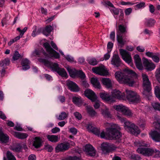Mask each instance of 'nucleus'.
<instances>
[{
    "label": "nucleus",
    "instance_id": "obj_16",
    "mask_svg": "<svg viewBox=\"0 0 160 160\" xmlns=\"http://www.w3.org/2000/svg\"><path fill=\"white\" fill-rule=\"evenodd\" d=\"M66 85L68 88L71 91L76 92L80 90L78 86L75 82L67 80L66 81Z\"/></svg>",
    "mask_w": 160,
    "mask_h": 160
},
{
    "label": "nucleus",
    "instance_id": "obj_60",
    "mask_svg": "<svg viewBox=\"0 0 160 160\" xmlns=\"http://www.w3.org/2000/svg\"><path fill=\"white\" fill-rule=\"evenodd\" d=\"M60 128L57 127H55V128H53L51 130V132L53 133H56L60 132Z\"/></svg>",
    "mask_w": 160,
    "mask_h": 160
},
{
    "label": "nucleus",
    "instance_id": "obj_23",
    "mask_svg": "<svg viewBox=\"0 0 160 160\" xmlns=\"http://www.w3.org/2000/svg\"><path fill=\"white\" fill-rule=\"evenodd\" d=\"M117 39L118 43L121 47H122L127 41V39L126 38L123 39L122 35L118 33L117 34Z\"/></svg>",
    "mask_w": 160,
    "mask_h": 160
},
{
    "label": "nucleus",
    "instance_id": "obj_8",
    "mask_svg": "<svg viewBox=\"0 0 160 160\" xmlns=\"http://www.w3.org/2000/svg\"><path fill=\"white\" fill-rule=\"evenodd\" d=\"M142 87L144 90L143 93L144 94V92L145 91L149 92L151 90V83L148 76L146 74L142 73Z\"/></svg>",
    "mask_w": 160,
    "mask_h": 160
},
{
    "label": "nucleus",
    "instance_id": "obj_26",
    "mask_svg": "<svg viewBox=\"0 0 160 160\" xmlns=\"http://www.w3.org/2000/svg\"><path fill=\"white\" fill-rule=\"evenodd\" d=\"M156 21L153 18H149L145 19L144 24L145 25L148 27H153L156 23Z\"/></svg>",
    "mask_w": 160,
    "mask_h": 160
},
{
    "label": "nucleus",
    "instance_id": "obj_13",
    "mask_svg": "<svg viewBox=\"0 0 160 160\" xmlns=\"http://www.w3.org/2000/svg\"><path fill=\"white\" fill-rule=\"evenodd\" d=\"M93 72L101 76H107L108 75V72L104 66H101L96 68H93L92 69Z\"/></svg>",
    "mask_w": 160,
    "mask_h": 160
},
{
    "label": "nucleus",
    "instance_id": "obj_11",
    "mask_svg": "<svg viewBox=\"0 0 160 160\" xmlns=\"http://www.w3.org/2000/svg\"><path fill=\"white\" fill-rule=\"evenodd\" d=\"M70 148V144L68 142H64L57 145L55 148L56 152H64L68 150Z\"/></svg>",
    "mask_w": 160,
    "mask_h": 160
},
{
    "label": "nucleus",
    "instance_id": "obj_63",
    "mask_svg": "<svg viewBox=\"0 0 160 160\" xmlns=\"http://www.w3.org/2000/svg\"><path fill=\"white\" fill-rule=\"evenodd\" d=\"M36 156L33 154L30 155L28 157V160H36Z\"/></svg>",
    "mask_w": 160,
    "mask_h": 160
},
{
    "label": "nucleus",
    "instance_id": "obj_53",
    "mask_svg": "<svg viewBox=\"0 0 160 160\" xmlns=\"http://www.w3.org/2000/svg\"><path fill=\"white\" fill-rule=\"evenodd\" d=\"M73 115L75 118L77 119L80 120H81L82 118L81 114L78 112H76L73 113Z\"/></svg>",
    "mask_w": 160,
    "mask_h": 160
},
{
    "label": "nucleus",
    "instance_id": "obj_51",
    "mask_svg": "<svg viewBox=\"0 0 160 160\" xmlns=\"http://www.w3.org/2000/svg\"><path fill=\"white\" fill-rule=\"evenodd\" d=\"M27 29V27H25L22 30H21L20 28H17V30L20 32L21 36H22L24 33L26 31Z\"/></svg>",
    "mask_w": 160,
    "mask_h": 160
},
{
    "label": "nucleus",
    "instance_id": "obj_49",
    "mask_svg": "<svg viewBox=\"0 0 160 160\" xmlns=\"http://www.w3.org/2000/svg\"><path fill=\"white\" fill-rule=\"evenodd\" d=\"M44 149L48 152H51L53 149L52 147L50 145L47 144L44 146Z\"/></svg>",
    "mask_w": 160,
    "mask_h": 160
},
{
    "label": "nucleus",
    "instance_id": "obj_57",
    "mask_svg": "<svg viewBox=\"0 0 160 160\" xmlns=\"http://www.w3.org/2000/svg\"><path fill=\"white\" fill-rule=\"evenodd\" d=\"M65 58L68 62H74V60L73 58L70 56L68 55L65 56Z\"/></svg>",
    "mask_w": 160,
    "mask_h": 160
},
{
    "label": "nucleus",
    "instance_id": "obj_3",
    "mask_svg": "<svg viewBox=\"0 0 160 160\" xmlns=\"http://www.w3.org/2000/svg\"><path fill=\"white\" fill-rule=\"evenodd\" d=\"M43 46L45 48L46 51L48 52V54L46 53L45 51L42 49L40 52L38 50H35L32 52L31 55L32 57L38 56L40 57L41 53H42L43 55L47 58H58L60 57L59 53L54 50L50 46L48 42H45L43 44Z\"/></svg>",
    "mask_w": 160,
    "mask_h": 160
},
{
    "label": "nucleus",
    "instance_id": "obj_27",
    "mask_svg": "<svg viewBox=\"0 0 160 160\" xmlns=\"http://www.w3.org/2000/svg\"><path fill=\"white\" fill-rule=\"evenodd\" d=\"M8 136L0 130V141L2 143H6L8 142Z\"/></svg>",
    "mask_w": 160,
    "mask_h": 160
},
{
    "label": "nucleus",
    "instance_id": "obj_56",
    "mask_svg": "<svg viewBox=\"0 0 160 160\" xmlns=\"http://www.w3.org/2000/svg\"><path fill=\"white\" fill-rule=\"evenodd\" d=\"M111 50L109 51V50H108V52L105 54L104 56V59L105 60H107L110 57V52H111Z\"/></svg>",
    "mask_w": 160,
    "mask_h": 160
},
{
    "label": "nucleus",
    "instance_id": "obj_45",
    "mask_svg": "<svg viewBox=\"0 0 160 160\" xmlns=\"http://www.w3.org/2000/svg\"><path fill=\"white\" fill-rule=\"evenodd\" d=\"M145 3L143 2H141L135 6V9H138L145 7Z\"/></svg>",
    "mask_w": 160,
    "mask_h": 160
},
{
    "label": "nucleus",
    "instance_id": "obj_25",
    "mask_svg": "<svg viewBox=\"0 0 160 160\" xmlns=\"http://www.w3.org/2000/svg\"><path fill=\"white\" fill-rule=\"evenodd\" d=\"M102 83L107 88H110L112 87V83L111 80L108 78H102L101 79Z\"/></svg>",
    "mask_w": 160,
    "mask_h": 160
},
{
    "label": "nucleus",
    "instance_id": "obj_15",
    "mask_svg": "<svg viewBox=\"0 0 160 160\" xmlns=\"http://www.w3.org/2000/svg\"><path fill=\"white\" fill-rule=\"evenodd\" d=\"M142 62L143 66L148 71H151L155 68V64L151 61H148L147 59L143 58Z\"/></svg>",
    "mask_w": 160,
    "mask_h": 160
},
{
    "label": "nucleus",
    "instance_id": "obj_4",
    "mask_svg": "<svg viewBox=\"0 0 160 160\" xmlns=\"http://www.w3.org/2000/svg\"><path fill=\"white\" fill-rule=\"evenodd\" d=\"M38 60L40 62L44 63L45 66L50 68L52 71L57 72L62 77H67V74L64 68H60L58 63H53L43 58H39Z\"/></svg>",
    "mask_w": 160,
    "mask_h": 160
},
{
    "label": "nucleus",
    "instance_id": "obj_30",
    "mask_svg": "<svg viewBox=\"0 0 160 160\" xmlns=\"http://www.w3.org/2000/svg\"><path fill=\"white\" fill-rule=\"evenodd\" d=\"M30 61L27 59H25L22 60L21 62V65L22 67V69L26 70L30 68Z\"/></svg>",
    "mask_w": 160,
    "mask_h": 160
},
{
    "label": "nucleus",
    "instance_id": "obj_1",
    "mask_svg": "<svg viewBox=\"0 0 160 160\" xmlns=\"http://www.w3.org/2000/svg\"><path fill=\"white\" fill-rule=\"evenodd\" d=\"M115 76L120 83H126L132 86L135 82L133 78L137 77V75L133 71L126 69L123 72H116Z\"/></svg>",
    "mask_w": 160,
    "mask_h": 160
},
{
    "label": "nucleus",
    "instance_id": "obj_55",
    "mask_svg": "<svg viewBox=\"0 0 160 160\" xmlns=\"http://www.w3.org/2000/svg\"><path fill=\"white\" fill-rule=\"evenodd\" d=\"M66 160H81V158L76 156L70 157L67 158Z\"/></svg>",
    "mask_w": 160,
    "mask_h": 160
},
{
    "label": "nucleus",
    "instance_id": "obj_39",
    "mask_svg": "<svg viewBox=\"0 0 160 160\" xmlns=\"http://www.w3.org/2000/svg\"><path fill=\"white\" fill-rule=\"evenodd\" d=\"M102 115L106 118H111V115L108 111V110L106 108L105 110H102Z\"/></svg>",
    "mask_w": 160,
    "mask_h": 160
},
{
    "label": "nucleus",
    "instance_id": "obj_59",
    "mask_svg": "<svg viewBox=\"0 0 160 160\" xmlns=\"http://www.w3.org/2000/svg\"><path fill=\"white\" fill-rule=\"evenodd\" d=\"M132 9L131 8H128L126 9L125 11V13L126 15H128L132 12Z\"/></svg>",
    "mask_w": 160,
    "mask_h": 160
},
{
    "label": "nucleus",
    "instance_id": "obj_28",
    "mask_svg": "<svg viewBox=\"0 0 160 160\" xmlns=\"http://www.w3.org/2000/svg\"><path fill=\"white\" fill-rule=\"evenodd\" d=\"M42 143L41 138L39 137H36L34 139L32 145L35 148H38L42 146Z\"/></svg>",
    "mask_w": 160,
    "mask_h": 160
},
{
    "label": "nucleus",
    "instance_id": "obj_20",
    "mask_svg": "<svg viewBox=\"0 0 160 160\" xmlns=\"http://www.w3.org/2000/svg\"><path fill=\"white\" fill-rule=\"evenodd\" d=\"M99 94L100 98L106 101L109 102H115L114 98L111 97V96L107 93L102 92L100 93Z\"/></svg>",
    "mask_w": 160,
    "mask_h": 160
},
{
    "label": "nucleus",
    "instance_id": "obj_12",
    "mask_svg": "<svg viewBox=\"0 0 160 160\" xmlns=\"http://www.w3.org/2000/svg\"><path fill=\"white\" fill-rule=\"evenodd\" d=\"M101 149L104 153L109 152L116 149V147L112 144L108 143H103L101 144Z\"/></svg>",
    "mask_w": 160,
    "mask_h": 160
},
{
    "label": "nucleus",
    "instance_id": "obj_29",
    "mask_svg": "<svg viewBox=\"0 0 160 160\" xmlns=\"http://www.w3.org/2000/svg\"><path fill=\"white\" fill-rule=\"evenodd\" d=\"M13 134L15 137L21 139H24L26 138L28 136V135L25 133L16 132H13Z\"/></svg>",
    "mask_w": 160,
    "mask_h": 160
},
{
    "label": "nucleus",
    "instance_id": "obj_10",
    "mask_svg": "<svg viewBox=\"0 0 160 160\" xmlns=\"http://www.w3.org/2000/svg\"><path fill=\"white\" fill-rule=\"evenodd\" d=\"M114 108L117 111L121 112L125 115L129 117L132 115V113L130 110L127 107L122 104L115 106Z\"/></svg>",
    "mask_w": 160,
    "mask_h": 160
},
{
    "label": "nucleus",
    "instance_id": "obj_18",
    "mask_svg": "<svg viewBox=\"0 0 160 160\" xmlns=\"http://www.w3.org/2000/svg\"><path fill=\"white\" fill-rule=\"evenodd\" d=\"M84 151L87 154L90 156H94L96 154V151L92 146L87 144L84 147Z\"/></svg>",
    "mask_w": 160,
    "mask_h": 160
},
{
    "label": "nucleus",
    "instance_id": "obj_6",
    "mask_svg": "<svg viewBox=\"0 0 160 160\" xmlns=\"http://www.w3.org/2000/svg\"><path fill=\"white\" fill-rule=\"evenodd\" d=\"M67 69L70 76L72 78L79 77L82 79H84L86 77L85 74L82 70H77L69 66L67 67Z\"/></svg>",
    "mask_w": 160,
    "mask_h": 160
},
{
    "label": "nucleus",
    "instance_id": "obj_50",
    "mask_svg": "<svg viewBox=\"0 0 160 160\" xmlns=\"http://www.w3.org/2000/svg\"><path fill=\"white\" fill-rule=\"evenodd\" d=\"M91 132L93 133L94 134L99 136L100 134V131L99 128H94L91 131Z\"/></svg>",
    "mask_w": 160,
    "mask_h": 160
},
{
    "label": "nucleus",
    "instance_id": "obj_32",
    "mask_svg": "<svg viewBox=\"0 0 160 160\" xmlns=\"http://www.w3.org/2000/svg\"><path fill=\"white\" fill-rule=\"evenodd\" d=\"M73 102L77 106L80 107L82 103V100L80 97H73L72 98Z\"/></svg>",
    "mask_w": 160,
    "mask_h": 160
},
{
    "label": "nucleus",
    "instance_id": "obj_19",
    "mask_svg": "<svg viewBox=\"0 0 160 160\" xmlns=\"http://www.w3.org/2000/svg\"><path fill=\"white\" fill-rule=\"evenodd\" d=\"M85 96L92 102L96 101L97 97L95 93L90 89H87L85 91Z\"/></svg>",
    "mask_w": 160,
    "mask_h": 160
},
{
    "label": "nucleus",
    "instance_id": "obj_22",
    "mask_svg": "<svg viewBox=\"0 0 160 160\" xmlns=\"http://www.w3.org/2000/svg\"><path fill=\"white\" fill-rule=\"evenodd\" d=\"M134 59L137 68L139 70H142L143 66L139 55L138 54L135 55L134 56Z\"/></svg>",
    "mask_w": 160,
    "mask_h": 160
},
{
    "label": "nucleus",
    "instance_id": "obj_61",
    "mask_svg": "<svg viewBox=\"0 0 160 160\" xmlns=\"http://www.w3.org/2000/svg\"><path fill=\"white\" fill-rule=\"evenodd\" d=\"M95 103L94 104V107L95 109H98L99 108L100 106V102L98 101H97V100H96V101H95Z\"/></svg>",
    "mask_w": 160,
    "mask_h": 160
},
{
    "label": "nucleus",
    "instance_id": "obj_41",
    "mask_svg": "<svg viewBox=\"0 0 160 160\" xmlns=\"http://www.w3.org/2000/svg\"><path fill=\"white\" fill-rule=\"evenodd\" d=\"M154 92L157 97L160 100V88L158 86L155 87Z\"/></svg>",
    "mask_w": 160,
    "mask_h": 160
},
{
    "label": "nucleus",
    "instance_id": "obj_31",
    "mask_svg": "<svg viewBox=\"0 0 160 160\" xmlns=\"http://www.w3.org/2000/svg\"><path fill=\"white\" fill-rule=\"evenodd\" d=\"M53 28L51 25L47 26L42 30V33L45 35L48 36L50 34Z\"/></svg>",
    "mask_w": 160,
    "mask_h": 160
},
{
    "label": "nucleus",
    "instance_id": "obj_36",
    "mask_svg": "<svg viewBox=\"0 0 160 160\" xmlns=\"http://www.w3.org/2000/svg\"><path fill=\"white\" fill-rule=\"evenodd\" d=\"M68 113L64 112H62L57 118L58 120H64L68 116Z\"/></svg>",
    "mask_w": 160,
    "mask_h": 160
},
{
    "label": "nucleus",
    "instance_id": "obj_34",
    "mask_svg": "<svg viewBox=\"0 0 160 160\" xmlns=\"http://www.w3.org/2000/svg\"><path fill=\"white\" fill-rule=\"evenodd\" d=\"M46 137L48 141L52 142H56L58 141V136L56 135H48Z\"/></svg>",
    "mask_w": 160,
    "mask_h": 160
},
{
    "label": "nucleus",
    "instance_id": "obj_58",
    "mask_svg": "<svg viewBox=\"0 0 160 160\" xmlns=\"http://www.w3.org/2000/svg\"><path fill=\"white\" fill-rule=\"evenodd\" d=\"M2 68L1 70L0 71V73H1V76L2 77H3L4 76L6 73V68L4 67H2Z\"/></svg>",
    "mask_w": 160,
    "mask_h": 160
},
{
    "label": "nucleus",
    "instance_id": "obj_37",
    "mask_svg": "<svg viewBox=\"0 0 160 160\" xmlns=\"http://www.w3.org/2000/svg\"><path fill=\"white\" fill-rule=\"evenodd\" d=\"M10 63V61L8 58H5L4 60L1 61L0 66L1 67H4L9 65Z\"/></svg>",
    "mask_w": 160,
    "mask_h": 160
},
{
    "label": "nucleus",
    "instance_id": "obj_17",
    "mask_svg": "<svg viewBox=\"0 0 160 160\" xmlns=\"http://www.w3.org/2000/svg\"><path fill=\"white\" fill-rule=\"evenodd\" d=\"M111 97L114 98L115 101V98L119 99H124L125 98V94L123 92H122L119 90L117 89L113 90L112 92L111 95Z\"/></svg>",
    "mask_w": 160,
    "mask_h": 160
},
{
    "label": "nucleus",
    "instance_id": "obj_21",
    "mask_svg": "<svg viewBox=\"0 0 160 160\" xmlns=\"http://www.w3.org/2000/svg\"><path fill=\"white\" fill-rule=\"evenodd\" d=\"M111 63L116 67H118L120 66L121 63V61L118 54H113L111 61Z\"/></svg>",
    "mask_w": 160,
    "mask_h": 160
},
{
    "label": "nucleus",
    "instance_id": "obj_64",
    "mask_svg": "<svg viewBox=\"0 0 160 160\" xmlns=\"http://www.w3.org/2000/svg\"><path fill=\"white\" fill-rule=\"evenodd\" d=\"M154 155L155 157H160V151L155 148Z\"/></svg>",
    "mask_w": 160,
    "mask_h": 160
},
{
    "label": "nucleus",
    "instance_id": "obj_9",
    "mask_svg": "<svg viewBox=\"0 0 160 160\" xmlns=\"http://www.w3.org/2000/svg\"><path fill=\"white\" fill-rule=\"evenodd\" d=\"M137 151L138 153L145 156L150 157L154 154L155 148L140 147L138 148Z\"/></svg>",
    "mask_w": 160,
    "mask_h": 160
},
{
    "label": "nucleus",
    "instance_id": "obj_14",
    "mask_svg": "<svg viewBox=\"0 0 160 160\" xmlns=\"http://www.w3.org/2000/svg\"><path fill=\"white\" fill-rule=\"evenodd\" d=\"M119 51L123 59L128 63H130L132 61L130 53L122 49H120Z\"/></svg>",
    "mask_w": 160,
    "mask_h": 160
},
{
    "label": "nucleus",
    "instance_id": "obj_38",
    "mask_svg": "<svg viewBox=\"0 0 160 160\" xmlns=\"http://www.w3.org/2000/svg\"><path fill=\"white\" fill-rule=\"evenodd\" d=\"M10 148L14 152H20L21 151V147L19 145H17L16 146H11Z\"/></svg>",
    "mask_w": 160,
    "mask_h": 160
},
{
    "label": "nucleus",
    "instance_id": "obj_44",
    "mask_svg": "<svg viewBox=\"0 0 160 160\" xmlns=\"http://www.w3.org/2000/svg\"><path fill=\"white\" fill-rule=\"evenodd\" d=\"M152 105L155 110L160 111V103L158 102H153L152 103Z\"/></svg>",
    "mask_w": 160,
    "mask_h": 160
},
{
    "label": "nucleus",
    "instance_id": "obj_33",
    "mask_svg": "<svg viewBox=\"0 0 160 160\" xmlns=\"http://www.w3.org/2000/svg\"><path fill=\"white\" fill-rule=\"evenodd\" d=\"M91 82L94 87L98 89L100 88L101 86L100 83L97 78H91Z\"/></svg>",
    "mask_w": 160,
    "mask_h": 160
},
{
    "label": "nucleus",
    "instance_id": "obj_24",
    "mask_svg": "<svg viewBox=\"0 0 160 160\" xmlns=\"http://www.w3.org/2000/svg\"><path fill=\"white\" fill-rule=\"evenodd\" d=\"M150 134L153 140L156 142H160V132L154 131L151 132Z\"/></svg>",
    "mask_w": 160,
    "mask_h": 160
},
{
    "label": "nucleus",
    "instance_id": "obj_42",
    "mask_svg": "<svg viewBox=\"0 0 160 160\" xmlns=\"http://www.w3.org/2000/svg\"><path fill=\"white\" fill-rule=\"evenodd\" d=\"M88 62L91 65H95L97 64L98 62L95 58H90L88 59Z\"/></svg>",
    "mask_w": 160,
    "mask_h": 160
},
{
    "label": "nucleus",
    "instance_id": "obj_52",
    "mask_svg": "<svg viewBox=\"0 0 160 160\" xmlns=\"http://www.w3.org/2000/svg\"><path fill=\"white\" fill-rule=\"evenodd\" d=\"M69 132L73 135H75L77 133V130L75 128L72 127L69 128Z\"/></svg>",
    "mask_w": 160,
    "mask_h": 160
},
{
    "label": "nucleus",
    "instance_id": "obj_40",
    "mask_svg": "<svg viewBox=\"0 0 160 160\" xmlns=\"http://www.w3.org/2000/svg\"><path fill=\"white\" fill-rule=\"evenodd\" d=\"M6 155L8 160H16L15 158L11 152L8 151Z\"/></svg>",
    "mask_w": 160,
    "mask_h": 160
},
{
    "label": "nucleus",
    "instance_id": "obj_35",
    "mask_svg": "<svg viewBox=\"0 0 160 160\" xmlns=\"http://www.w3.org/2000/svg\"><path fill=\"white\" fill-rule=\"evenodd\" d=\"M87 110L88 113L91 117H94L97 114V112L94 110L92 107L88 106Z\"/></svg>",
    "mask_w": 160,
    "mask_h": 160
},
{
    "label": "nucleus",
    "instance_id": "obj_2",
    "mask_svg": "<svg viewBox=\"0 0 160 160\" xmlns=\"http://www.w3.org/2000/svg\"><path fill=\"white\" fill-rule=\"evenodd\" d=\"M107 126H110V127L107 128V133H105L103 131L99 136L102 138L109 139H118L121 136V134L118 131L120 127L117 125L113 123H107Z\"/></svg>",
    "mask_w": 160,
    "mask_h": 160
},
{
    "label": "nucleus",
    "instance_id": "obj_43",
    "mask_svg": "<svg viewBox=\"0 0 160 160\" xmlns=\"http://www.w3.org/2000/svg\"><path fill=\"white\" fill-rule=\"evenodd\" d=\"M118 30L122 33H124L127 32L126 27L123 25H119L118 26Z\"/></svg>",
    "mask_w": 160,
    "mask_h": 160
},
{
    "label": "nucleus",
    "instance_id": "obj_46",
    "mask_svg": "<svg viewBox=\"0 0 160 160\" xmlns=\"http://www.w3.org/2000/svg\"><path fill=\"white\" fill-rule=\"evenodd\" d=\"M152 58V60L158 63L159 62L160 59L158 54L154 53Z\"/></svg>",
    "mask_w": 160,
    "mask_h": 160
},
{
    "label": "nucleus",
    "instance_id": "obj_7",
    "mask_svg": "<svg viewBox=\"0 0 160 160\" xmlns=\"http://www.w3.org/2000/svg\"><path fill=\"white\" fill-rule=\"evenodd\" d=\"M126 98L128 101L132 103H136L140 101L139 95L135 92L131 90H126Z\"/></svg>",
    "mask_w": 160,
    "mask_h": 160
},
{
    "label": "nucleus",
    "instance_id": "obj_48",
    "mask_svg": "<svg viewBox=\"0 0 160 160\" xmlns=\"http://www.w3.org/2000/svg\"><path fill=\"white\" fill-rule=\"evenodd\" d=\"M20 55L18 51H16L13 57V59L14 61L17 60L20 57Z\"/></svg>",
    "mask_w": 160,
    "mask_h": 160
},
{
    "label": "nucleus",
    "instance_id": "obj_54",
    "mask_svg": "<svg viewBox=\"0 0 160 160\" xmlns=\"http://www.w3.org/2000/svg\"><path fill=\"white\" fill-rule=\"evenodd\" d=\"M111 11L115 15H117L119 14V11L118 10L114 7H112V8L111 9Z\"/></svg>",
    "mask_w": 160,
    "mask_h": 160
},
{
    "label": "nucleus",
    "instance_id": "obj_5",
    "mask_svg": "<svg viewBox=\"0 0 160 160\" xmlns=\"http://www.w3.org/2000/svg\"><path fill=\"white\" fill-rule=\"evenodd\" d=\"M121 121L123 122L125 129L129 131L133 134H138L140 133V131L138 128L134 124L129 121H126L125 119L121 118Z\"/></svg>",
    "mask_w": 160,
    "mask_h": 160
},
{
    "label": "nucleus",
    "instance_id": "obj_62",
    "mask_svg": "<svg viewBox=\"0 0 160 160\" xmlns=\"http://www.w3.org/2000/svg\"><path fill=\"white\" fill-rule=\"evenodd\" d=\"M94 127L92 125L91 123H89L87 124V128L91 132Z\"/></svg>",
    "mask_w": 160,
    "mask_h": 160
},
{
    "label": "nucleus",
    "instance_id": "obj_47",
    "mask_svg": "<svg viewBox=\"0 0 160 160\" xmlns=\"http://www.w3.org/2000/svg\"><path fill=\"white\" fill-rule=\"evenodd\" d=\"M156 78L160 83V68L157 69L156 72Z\"/></svg>",
    "mask_w": 160,
    "mask_h": 160
}]
</instances>
